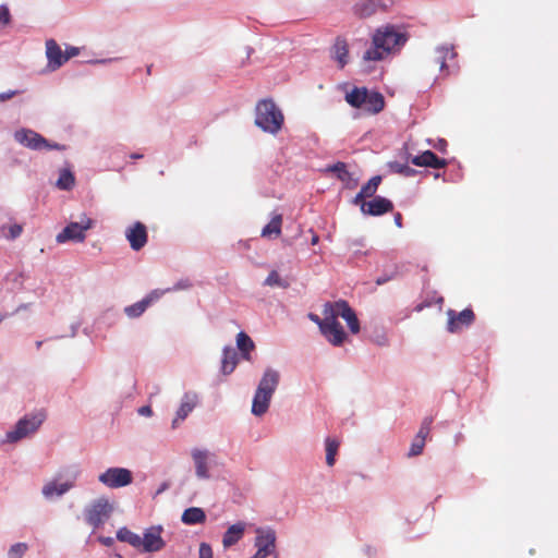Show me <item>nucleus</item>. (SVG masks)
Segmentation results:
<instances>
[{"label":"nucleus","mask_w":558,"mask_h":558,"mask_svg":"<svg viewBox=\"0 0 558 558\" xmlns=\"http://www.w3.org/2000/svg\"><path fill=\"white\" fill-rule=\"evenodd\" d=\"M23 227L21 225L14 223L9 227V233L7 234V238L14 240L21 235Z\"/></svg>","instance_id":"nucleus-42"},{"label":"nucleus","mask_w":558,"mask_h":558,"mask_svg":"<svg viewBox=\"0 0 558 558\" xmlns=\"http://www.w3.org/2000/svg\"><path fill=\"white\" fill-rule=\"evenodd\" d=\"M331 307L337 315V317H342L352 333H357L360 331V323L356 317L355 312L350 307L347 301L340 300L331 303Z\"/></svg>","instance_id":"nucleus-16"},{"label":"nucleus","mask_w":558,"mask_h":558,"mask_svg":"<svg viewBox=\"0 0 558 558\" xmlns=\"http://www.w3.org/2000/svg\"><path fill=\"white\" fill-rule=\"evenodd\" d=\"M77 54H78V48H76V47H69L64 51V57H66V61L70 60L71 58L77 56Z\"/></svg>","instance_id":"nucleus-46"},{"label":"nucleus","mask_w":558,"mask_h":558,"mask_svg":"<svg viewBox=\"0 0 558 558\" xmlns=\"http://www.w3.org/2000/svg\"><path fill=\"white\" fill-rule=\"evenodd\" d=\"M432 424H433V417H430V416L425 417L423 420L415 437L425 441L427 436L429 435Z\"/></svg>","instance_id":"nucleus-38"},{"label":"nucleus","mask_w":558,"mask_h":558,"mask_svg":"<svg viewBox=\"0 0 558 558\" xmlns=\"http://www.w3.org/2000/svg\"><path fill=\"white\" fill-rule=\"evenodd\" d=\"M446 146H447V143L445 140H440L438 145H436V148L440 151H445L446 150Z\"/></svg>","instance_id":"nucleus-51"},{"label":"nucleus","mask_w":558,"mask_h":558,"mask_svg":"<svg viewBox=\"0 0 558 558\" xmlns=\"http://www.w3.org/2000/svg\"><path fill=\"white\" fill-rule=\"evenodd\" d=\"M265 284L269 286V287H280V288L288 287V282L286 280H283L276 270H272L269 272V275L267 276V278L265 280Z\"/></svg>","instance_id":"nucleus-37"},{"label":"nucleus","mask_w":558,"mask_h":558,"mask_svg":"<svg viewBox=\"0 0 558 558\" xmlns=\"http://www.w3.org/2000/svg\"><path fill=\"white\" fill-rule=\"evenodd\" d=\"M46 56L48 59V66L52 70L59 69L66 62L64 52L54 39L46 41Z\"/></svg>","instance_id":"nucleus-17"},{"label":"nucleus","mask_w":558,"mask_h":558,"mask_svg":"<svg viewBox=\"0 0 558 558\" xmlns=\"http://www.w3.org/2000/svg\"><path fill=\"white\" fill-rule=\"evenodd\" d=\"M192 458L195 464V472L196 476L202 480L209 478V472H208V460L210 457L209 451L202 450V449H193L192 450Z\"/></svg>","instance_id":"nucleus-20"},{"label":"nucleus","mask_w":558,"mask_h":558,"mask_svg":"<svg viewBox=\"0 0 558 558\" xmlns=\"http://www.w3.org/2000/svg\"><path fill=\"white\" fill-rule=\"evenodd\" d=\"M367 88L354 87L350 93H347L345 100L354 108H364L366 100Z\"/></svg>","instance_id":"nucleus-30"},{"label":"nucleus","mask_w":558,"mask_h":558,"mask_svg":"<svg viewBox=\"0 0 558 558\" xmlns=\"http://www.w3.org/2000/svg\"><path fill=\"white\" fill-rule=\"evenodd\" d=\"M41 345H43V341H36V348L37 349H40Z\"/></svg>","instance_id":"nucleus-54"},{"label":"nucleus","mask_w":558,"mask_h":558,"mask_svg":"<svg viewBox=\"0 0 558 558\" xmlns=\"http://www.w3.org/2000/svg\"><path fill=\"white\" fill-rule=\"evenodd\" d=\"M245 531V524L242 522H238L229 526V529L223 534L222 544L223 546L231 547L236 544L243 536Z\"/></svg>","instance_id":"nucleus-24"},{"label":"nucleus","mask_w":558,"mask_h":558,"mask_svg":"<svg viewBox=\"0 0 558 558\" xmlns=\"http://www.w3.org/2000/svg\"><path fill=\"white\" fill-rule=\"evenodd\" d=\"M138 414L143 416H151L153 410L149 405H143L138 409Z\"/></svg>","instance_id":"nucleus-47"},{"label":"nucleus","mask_w":558,"mask_h":558,"mask_svg":"<svg viewBox=\"0 0 558 558\" xmlns=\"http://www.w3.org/2000/svg\"><path fill=\"white\" fill-rule=\"evenodd\" d=\"M181 519L187 525L199 524L206 521V514L202 508L191 507L184 510Z\"/></svg>","instance_id":"nucleus-28"},{"label":"nucleus","mask_w":558,"mask_h":558,"mask_svg":"<svg viewBox=\"0 0 558 558\" xmlns=\"http://www.w3.org/2000/svg\"><path fill=\"white\" fill-rule=\"evenodd\" d=\"M393 220L398 228H402V215L400 213L395 214Z\"/></svg>","instance_id":"nucleus-49"},{"label":"nucleus","mask_w":558,"mask_h":558,"mask_svg":"<svg viewBox=\"0 0 558 558\" xmlns=\"http://www.w3.org/2000/svg\"><path fill=\"white\" fill-rule=\"evenodd\" d=\"M125 238L132 250H142L148 240L146 226L140 221L134 222L125 230Z\"/></svg>","instance_id":"nucleus-15"},{"label":"nucleus","mask_w":558,"mask_h":558,"mask_svg":"<svg viewBox=\"0 0 558 558\" xmlns=\"http://www.w3.org/2000/svg\"><path fill=\"white\" fill-rule=\"evenodd\" d=\"M256 553L251 558H267L275 553L276 534L272 530H257L255 538Z\"/></svg>","instance_id":"nucleus-12"},{"label":"nucleus","mask_w":558,"mask_h":558,"mask_svg":"<svg viewBox=\"0 0 558 558\" xmlns=\"http://www.w3.org/2000/svg\"><path fill=\"white\" fill-rule=\"evenodd\" d=\"M380 182H381L380 175H375V177L371 178L362 186L361 191L355 195L352 203L357 206V205L366 202V198L374 197Z\"/></svg>","instance_id":"nucleus-21"},{"label":"nucleus","mask_w":558,"mask_h":558,"mask_svg":"<svg viewBox=\"0 0 558 558\" xmlns=\"http://www.w3.org/2000/svg\"><path fill=\"white\" fill-rule=\"evenodd\" d=\"M376 12V3L372 0L364 1L354 5V14L361 19L368 17Z\"/></svg>","instance_id":"nucleus-34"},{"label":"nucleus","mask_w":558,"mask_h":558,"mask_svg":"<svg viewBox=\"0 0 558 558\" xmlns=\"http://www.w3.org/2000/svg\"><path fill=\"white\" fill-rule=\"evenodd\" d=\"M236 347L246 361H251V352L255 349L253 340L244 331L236 335Z\"/></svg>","instance_id":"nucleus-27"},{"label":"nucleus","mask_w":558,"mask_h":558,"mask_svg":"<svg viewBox=\"0 0 558 558\" xmlns=\"http://www.w3.org/2000/svg\"><path fill=\"white\" fill-rule=\"evenodd\" d=\"M131 157L132 158H142L143 156L142 155H137V154H132Z\"/></svg>","instance_id":"nucleus-55"},{"label":"nucleus","mask_w":558,"mask_h":558,"mask_svg":"<svg viewBox=\"0 0 558 558\" xmlns=\"http://www.w3.org/2000/svg\"><path fill=\"white\" fill-rule=\"evenodd\" d=\"M283 114L271 99L260 100L256 105L255 124L263 131L276 134L283 124Z\"/></svg>","instance_id":"nucleus-3"},{"label":"nucleus","mask_w":558,"mask_h":558,"mask_svg":"<svg viewBox=\"0 0 558 558\" xmlns=\"http://www.w3.org/2000/svg\"><path fill=\"white\" fill-rule=\"evenodd\" d=\"M10 22L9 9L4 5L0 7V24H8Z\"/></svg>","instance_id":"nucleus-44"},{"label":"nucleus","mask_w":558,"mask_h":558,"mask_svg":"<svg viewBox=\"0 0 558 558\" xmlns=\"http://www.w3.org/2000/svg\"><path fill=\"white\" fill-rule=\"evenodd\" d=\"M456 56L453 48L442 46L436 49L433 61L435 65H438L440 71H444L447 68V61L454 59Z\"/></svg>","instance_id":"nucleus-26"},{"label":"nucleus","mask_w":558,"mask_h":558,"mask_svg":"<svg viewBox=\"0 0 558 558\" xmlns=\"http://www.w3.org/2000/svg\"><path fill=\"white\" fill-rule=\"evenodd\" d=\"M4 316L0 315V323L3 320Z\"/></svg>","instance_id":"nucleus-57"},{"label":"nucleus","mask_w":558,"mask_h":558,"mask_svg":"<svg viewBox=\"0 0 558 558\" xmlns=\"http://www.w3.org/2000/svg\"><path fill=\"white\" fill-rule=\"evenodd\" d=\"M162 531L163 529L160 525H153L146 529L143 536H141L138 550L142 553H156L163 549L166 542L161 536Z\"/></svg>","instance_id":"nucleus-10"},{"label":"nucleus","mask_w":558,"mask_h":558,"mask_svg":"<svg viewBox=\"0 0 558 558\" xmlns=\"http://www.w3.org/2000/svg\"><path fill=\"white\" fill-rule=\"evenodd\" d=\"M424 446H425V441L415 437L413 442H412V445H411L409 456H418V454H421L422 451H423Z\"/></svg>","instance_id":"nucleus-41"},{"label":"nucleus","mask_w":558,"mask_h":558,"mask_svg":"<svg viewBox=\"0 0 558 558\" xmlns=\"http://www.w3.org/2000/svg\"><path fill=\"white\" fill-rule=\"evenodd\" d=\"M282 226V216L275 215L271 220L263 228L262 235L263 236H279L281 233Z\"/></svg>","instance_id":"nucleus-31"},{"label":"nucleus","mask_w":558,"mask_h":558,"mask_svg":"<svg viewBox=\"0 0 558 558\" xmlns=\"http://www.w3.org/2000/svg\"><path fill=\"white\" fill-rule=\"evenodd\" d=\"M113 506L105 497L98 498L86 507L84 514L87 524L94 529L102 525L111 515Z\"/></svg>","instance_id":"nucleus-6"},{"label":"nucleus","mask_w":558,"mask_h":558,"mask_svg":"<svg viewBox=\"0 0 558 558\" xmlns=\"http://www.w3.org/2000/svg\"><path fill=\"white\" fill-rule=\"evenodd\" d=\"M14 95H16V92H8V93H1L0 94V101H5L11 99Z\"/></svg>","instance_id":"nucleus-48"},{"label":"nucleus","mask_w":558,"mask_h":558,"mask_svg":"<svg viewBox=\"0 0 558 558\" xmlns=\"http://www.w3.org/2000/svg\"><path fill=\"white\" fill-rule=\"evenodd\" d=\"M317 242H318V236L317 235L313 236L312 244H316Z\"/></svg>","instance_id":"nucleus-53"},{"label":"nucleus","mask_w":558,"mask_h":558,"mask_svg":"<svg viewBox=\"0 0 558 558\" xmlns=\"http://www.w3.org/2000/svg\"><path fill=\"white\" fill-rule=\"evenodd\" d=\"M387 281H388V279H387V278H381V277H380V278H378V279L376 280V283H377V284H384V283H386Z\"/></svg>","instance_id":"nucleus-52"},{"label":"nucleus","mask_w":558,"mask_h":558,"mask_svg":"<svg viewBox=\"0 0 558 558\" xmlns=\"http://www.w3.org/2000/svg\"><path fill=\"white\" fill-rule=\"evenodd\" d=\"M99 541L106 546H111L113 544L112 537H100Z\"/></svg>","instance_id":"nucleus-50"},{"label":"nucleus","mask_w":558,"mask_h":558,"mask_svg":"<svg viewBox=\"0 0 558 558\" xmlns=\"http://www.w3.org/2000/svg\"><path fill=\"white\" fill-rule=\"evenodd\" d=\"M326 463L328 466H332L336 462V456L340 446V441L336 438H326Z\"/></svg>","instance_id":"nucleus-33"},{"label":"nucleus","mask_w":558,"mask_h":558,"mask_svg":"<svg viewBox=\"0 0 558 558\" xmlns=\"http://www.w3.org/2000/svg\"><path fill=\"white\" fill-rule=\"evenodd\" d=\"M384 106L385 100L381 94L367 92L363 110L374 114L380 112L384 109Z\"/></svg>","instance_id":"nucleus-25"},{"label":"nucleus","mask_w":558,"mask_h":558,"mask_svg":"<svg viewBox=\"0 0 558 558\" xmlns=\"http://www.w3.org/2000/svg\"><path fill=\"white\" fill-rule=\"evenodd\" d=\"M238 364V354L231 348H225L221 361V371L225 375L231 374Z\"/></svg>","instance_id":"nucleus-29"},{"label":"nucleus","mask_w":558,"mask_h":558,"mask_svg":"<svg viewBox=\"0 0 558 558\" xmlns=\"http://www.w3.org/2000/svg\"><path fill=\"white\" fill-rule=\"evenodd\" d=\"M411 162L417 167H429L434 169H441L448 165L446 159L439 158L432 150H425L421 155L414 156Z\"/></svg>","instance_id":"nucleus-18"},{"label":"nucleus","mask_w":558,"mask_h":558,"mask_svg":"<svg viewBox=\"0 0 558 558\" xmlns=\"http://www.w3.org/2000/svg\"><path fill=\"white\" fill-rule=\"evenodd\" d=\"M332 58L338 62L342 69L348 63L349 57V45L347 39L337 37L331 48Z\"/></svg>","instance_id":"nucleus-23"},{"label":"nucleus","mask_w":558,"mask_h":558,"mask_svg":"<svg viewBox=\"0 0 558 558\" xmlns=\"http://www.w3.org/2000/svg\"><path fill=\"white\" fill-rule=\"evenodd\" d=\"M390 168L393 172L402 174L404 177H411L416 173V171L414 169H412L411 167H409L408 165H402L399 162L391 163Z\"/></svg>","instance_id":"nucleus-39"},{"label":"nucleus","mask_w":558,"mask_h":558,"mask_svg":"<svg viewBox=\"0 0 558 558\" xmlns=\"http://www.w3.org/2000/svg\"><path fill=\"white\" fill-rule=\"evenodd\" d=\"M448 326L447 329L450 332H457L462 329V327H468L473 324L475 319L474 312L471 308H465L460 313H457L454 310H448Z\"/></svg>","instance_id":"nucleus-13"},{"label":"nucleus","mask_w":558,"mask_h":558,"mask_svg":"<svg viewBox=\"0 0 558 558\" xmlns=\"http://www.w3.org/2000/svg\"><path fill=\"white\" fill-rule=\"evenodd\" d=\"M323 316H325V322L320 332L332 345H341L344 342L347 335L343 327L338 322V317L331 307V302H327L324 305Z\"/></svg>","instance_id":"nucleus-5"},{"label":"nucleus","mask_w":558,"mask_h":558,"mask_svg":"<svg viewBox=\"0 0 558 558\" xmlns=\"http://www.w3.org/2000/svg\"><path fill=\"white\" fill-rule=\"evenodd\" d=\"M27 549L28 546L26 543H16L11 546L9 555L11 558H22Z\"/></svg>","instance_id":"nucleus-40"},{"label":"nucleus","mask_w":558,"mask_h":558,"mask_svg":"<svg viewBox=\"0 0 558 558\" xmlns=\"http://www.w3.org/2000/svg\"><path fill=\"white\" fill-rule=\"evenodd\" d=\"M198 554H199V558H213L211 547L206 543H202L199 545Z\"/></svg>","instance_id":"nucleus-43"},{"label":"nucleus","mask_w":558,"mask_h":558,"mask_svg":"<svg viewBox=\"0 0 558 558\" xmlns=\"http://www.w3.org/2000/svg\"><path fill=\"white\" fill-rule=\"evenodd\" d=\"M117 538L120 542L130 544L132 547L136 548L137 550L140 548L141 536L138 534L132 532L131 530H129L125 526L118 530Z\"/></svg>","instance_id":"nucleus-32"},{"label":"nucleus","mask_w":558,"mask_h":558,"mask_svg":"<svg viewBox=\"0 0 558 558\" xmlns=\"http://www.w3.org/2000/svg\"><path fill=\"white\" fill-rule=\"evenodd\" d=\"M408 41V34L399 26L386 24L378 27L372 36V47L368 48L363 59L365 61H381L390 53L399 51Z\"/></svg>","instance_id":"nucleus-1"},{"label":"nucleus","mask_w":558,"mask_h":558,"mask_svg":"<svg viewBox=\"0 0 558 558\" xmlns=\"http://www.w3.org/2000/svg\"><path fill=\"white\" fill-rule=\"evenodd\" d=\"M77 478V472H74L71 476L63 480L62 474H58L53 480L47 482L41 489V493L46 499H52L60 497L68 493L75 486Z\"/></svg>","instance_id":"nucleus-9"},{"label":"nucleus","mask_w":558,"mask_h":558,"mask_svg":"<svg viewBox=\"0 0 558 558\" xmlns=\"http://www.w3.org/2000/svg\"><path fill=\"white\" fill-rule=\"evenodd\" d=\"M93 226L94 220L84 214L78 222H70L60 233H58L56 241L58 243H65L69 241L83 242L86 238L85 232L92 229Z\"/></svg>","instance_id":"nucleus-7"},{"label":"nucleus","mask_w":558,"mask_h":558,"mask_svg":"<svg viewBox=\"0 0 558 558\" xmlns=\"http://www.w3.org/2000/svg\"><path fill=\"white\" fill-rule=\"evenodd\" d=\"M328 171L335 172L337 178L344 183H349L352 179L351 173L347 169V165L341 161L330 166Z\"/></svg>","instance_id":"nucleus-36"},{"label":"nucleus","mask_w":558,"mask_h":558,"mask_svg":"<svg viewBox=\"0 0 558 558\" xmlns=\"http://www.w3.org/2000/svg\"><path fill=\"white\" fill-rule=\"evenodd\" d=\"M99 482L110 488H119L132 483V473L124 468H110L98 476Z\"/></svg>","instance_id":"nucleus-11"},{"label":"nucleus","mask_w":558,"mask_h":558,"mask_svg":"<svg viewBox=\"0 0 558 558\" xmlns=\"http://www.w3.org/2000/svg\"><path fill=\"white\" fill-rule=\"evenodd\" d=\"M197 404L196 393L187 392L183 396L177 415L172 421V428H177L179 423L184 421Z\"/></svg>","instance_id":"nucleus-19"},{"label":"nucleus","mask_w":558,"mask_h":558,"mask_svg":"<svg viewBox=\"0 0 558 558\" xmlns=\"http://www.w3.org/2000/svg\"><path fill=\"white\" fill-rule=\"evenodd\" d=\"M279 380L280 374L278 371L267 368L264 372L252 402V413L254 415L262 416L268 411L270 400L279 385Z\"/></svg>","instance_id":"nucleus-2"},{"label":"nucleus","mask_w":558,"mask_h":558,"mask_svg":"<svg viewBox=\"0 0 558 558\" xmlns=\"http://www.w3.org/2000/svg\"><path fill=\"white\" fill-rule=\"evenodd\" d=\"M364 215L381 216L393 210V204L390 199L375 196L372 201H366L359 205Z\"/></svg>","instance_id":"nucleus-14"},{"label":"nucleus","mask_w":558,"mask_h":558,"mask_svg":"<svg viewBox=\"0 0 558 558\" xmlns=\"http://www.w3.org/2000/svg\"><path fill=\"white\" fill-rule=\"evenodd\" d=\"M159 298V294L157 291H153L150 292L146 298H144L143 300L130 305V306H126L124 308V313L126 314L128 317L130 318H136V317H140L145 311L146 308L155 301Z\"/></svg>","instance_id":"nucleus-22"},{"label":"nucleus","mask_w":558,"mask_h":558,"mask_svg":"<svg viewBox=\"0 0 558 558\" xmlns=\"http://www.w3.org/2000/svg\"><path fill=\"white\" fill-rule=\"evenodd\" d=\"M15 140L27 148L34 150L63 149L60 144H50L44 136L33 130H20L15 132Z\"/></svg>","instance_id":"nucleus-8"},{"label":"nucleus","mask_w":558,"mask_h":558,"mask_svg":"<svg viewBox=\"0 0 558 558\" xmlns=\"http://www.w3.org/2000/svg\"><path fill=\"white\" fill-rule=\"evenodd\" d=\"M75 178L74 174L68 170L63 169L60 171L59 179L57 181V187L63 191H69L74 186Z\"/></svg>","instance_id":"nucleus-35"},{"label":"nucleus","mask_w":558,"mask_h":558,"mask_svg":"<svg viewBox=\"0 0 558 558\" xmlns=\"http://www.w3.org/2000/svg\"><path fill=\"white\" fill-rule=\"evenodd\" d=\"M46 418L44 411H39L32 415H25L15 424L12 430L5 434V442L14 444L21 439L34 434Z\"/></svg>","instance_id":"nucleus-4"},{"label":"nucleus","mask_w":558,"mask_h":558,"mask_svg":"<svg viewBox=\"0 0 558 558\" xmlns=\"http://www.w3.org/2000/svg\"><path fill=\"white\" fill-rule=\"evenodd\" d=\"M310 319L314 323H316L319 327V330L322 331L323 330V327H324V322H325V316L323 318H320L318 315L316 314H310L308 315Z\"/></svg>","instance_id":"nucleus-45"},{"label":"nucleus","mask_w":558,"mask_h":558,"mask_svg":"<svg viewBox=\"0 0 558 558\" xmlns=\"http://www.w3.org/2000/svg\"><path fill=\"white\" fill-rule=\"evenodd\" d=\"M150 68H151V66H148V68H147V73H148V74H150Z\"/></svg>","instance_id":"nucleus-56"}]
</instances>
